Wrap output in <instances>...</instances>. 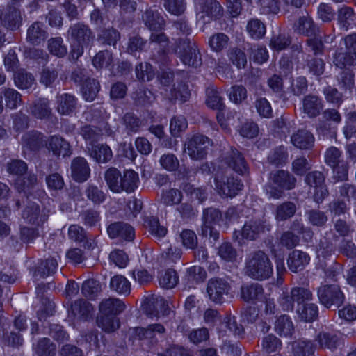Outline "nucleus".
<instances>
[{
  "label": "nucleus",
  "instance_id": "obj_1",
  "mask_svg": "<svg viewBox=\"0 0 356 356\" xmlns=\"http://www.w3.org/2000/svg\"><path fill=\"white\" fill-rule=\"evenodd\" d=\"M104 179L108 188L113 193H133L138 186L140 180L137 172L125 170L123 174L116 168H110L104 173Z\"/></svg>",
  "mask_w": 356,
  "mask_h": 356
},
{
  "label": "nucleus",
  "instance_id": "obj_2",
  "mask_svg": "<svg viewBox=\"0 0 356 356\" xmlns=\"http://www.w3.org/2000/svg\"><path fill=\"white\" fill-rule=\"evenodd\" d=\"M67 35L71 42L70 56L74 60L81 56L84 48L92 46L95 39V35L89 26L80 22L71 25Z\"/></svg>",
  "mask_w": 356,
  "mask_h": 356
},
{
  "label": "nucleus",
  "instance_id": "obj_3",
  "mask_svg": "<svg viewBox=\"0 0 356 356\" xmlns=\"http://www.w3.org/2000/svg\"><path fill=\"white\" fill-rule=\"evenodd\" d=\"M269 181L265 186V191L269 197L275 200L284 196V190H292L296 185V178L289 171L284 170L270 172Z\"/></svg>",
  "mask_w": 356,
  "mask_h": 356
},
{
  "label": "nucleus",
  "instance_id": "obj_4",
  "mask_svg": "<svg viewBox=\"0 0 356 356\" xmlns=\"http://www.w3.org/2000/svg\"><path fill=\"white\" fill-rule=\"evenodd\" d=\"M245 273L250 277L263 280L273 274V266L268 256L263 251L252 252L245 263Z\"/></svg>",
  "mask_w": 356,
  "mask_h": 356
},
{
  "label": "nucleus",
  "instance_id": "obj_5",
  "mask_svg": "<svg viewBox=\"0 0 356 356\" xmlns=\"http://www.w3.org/2000/svg\"><path fill=\"white\" fill-rule=\"evenodd\" d=\"M174 50L184 65L195 68L201 65L200 51L195 42L190 38H178L175 42Z\"/></svg>",
  "mask_w": 356,
  "mask_h": 356
},
{
  "label": "nucleus",
  "instance_id": "obj_6",
  "mask_svg": "<svg viewBox=\"0 0 356 356\" xmlns=\"http://www.w3.org/2000/svg\"><path fill=\"white\" fill-rule=\"evenodd\" d=\"M271 225L263 213H255L250 218H248L241 232L243 239L248 241H256L260 236L269 232Z\"/></svg>",
  "mask_w": 356,
  "mask_h": 356
},
{
  "label": "nucleus",
  "instance_id": "obj_7",
  "mask_svg": "<svg viewBox=\"0 0 356 356\" xmlns=\"http://www.w3.org/2000/svg\"><path fill=\"white\" fill-rule=\"evenodd\" d=\"M215 186L218 193L224 197H234L243 188L241 181L227 171L218 170L215 175Z\"/></svg>",
  "mask_w": 356,
  "mask_h": 356
},
{
  "label": "nucleus",
  "instance_id": "obj_8",
  "mask_svg": "<svg viewBox=\"0 0 356 356\" xmlns=\"http://www.w3.org/2000/svg\"><path fill=\"white\" fill-rule=\"evenodd\" d=\"M320 303L327 309L339 308L345 301V294L338 284H321L316 291Z\"/></svg>",
  "mask_w": 356,
  "mask_h": 356
},
{
  "label": "nucleus",
  "instance_id": "obj_9",
  "mask_svg": "<svg viewBox=\"0 0 356 356\" xmlns=\"http://www.w3.org/2000/svg\"><path fill=\"white\" fill-rule=\"evenodd\" d=\"M184 145L189 157L198 161L206 157L209 147L212 145V141L207 136L197 134L188 138Z\"/></svg>",
  "mask_w": 356,
  "mask_h": 356
},
{
  "label": "nucleus",
  "instance_id": "obj_10",
  "mask_svg": "<svg viewBox=\"0 0 356 356\" xmlns=\"http://www.w3.org/2000/svg\"><path fill=\"white\" fill-rule=\"evenodd\" d=\"M230 284L224 279L216 277L208 281L207 292L210 300L221 305L225 301V296L229 293Z\"/></svg>",
  "mask_w": 356,
  "mask_h": 356
},
{
  "label": "nucleus",
  "instance_id": "obj_11",
  "mask_svg": "<svg viewBox=\"0 0 356 356\" xmlns=\"http://www.w3.org/2000/svg\"><path fill=\"white\" fill-rule=\"evenodd\" d=\"M143 309L145 314L149 318H159L161 314L168 315L170 308L167 301L161 296L152 295L145 298L143 304Z\"/></svg>",
  "mask_w": 356,
  "mask_h": 356
},
{
  "label": "nucleus",
  "instance_id": "obj_12",
  "mask_svg": "<svg viewBox=\"0 0 356 356\" xmlns=\"http://www.w3.org/2000/svg\"><path fill=\"white\" fill-rule=\"evenodd\" d=\"M325 175L321 171H312L307 173L305 177V182L310 187L315 188L314 194V201L321 203L328 196L329 192L325 184Z\"/></svg>",
  "mask_w": 356,
  "mask_h": 356
},
{
  "label": "nucleus",
  "instance_id": "obj_13",
  "mask_svg": "<svg viewBox=\"0 0 356 356\" xmlns=\"http://www.w3.org/2000/svg\"><path fill=\"white\" fill-rule=\"evenodd\" d=\"M22 216L26 222L40 226L47 220L49 215L45 209L41 210L38 204L31 202L24 209Z\"/></svg>",
  "mask_w": 356,
  "mask_h": 356
},
{
  "label": "nucleus",
  "instance_id": "obj_14",
  "mask_svg": "<svg viewBox=\"0 0 356 356\" xmlns=\"http://www.w3.org/2000/svg\"><path fill=\"white\" fill-rule=\"evenodd\" d=\"M71 177L76 182L83 183L90 175V168L87 161L81 156L72 159L70 165Z\"/></svg>",
  "mask_w": 356,
  "mask_h": 356
},
{
  "label": "nucleus",
  "instance_id": "obj_15",
  "mask_svg": "<svg viewBox=\"0 0 356 356\" xmlns=\"http://www.w3.org/2000/svg\"><path fill=\"white\" fill-rule=\"evenodd\" d=\"M223 162L228 167L240 175H244L248 172L247 163L242 154L236 149L232 148L227 152Z\"/></svg>",
  "mask_w": 356,
  "mask_h": 356
},
{
  "label": "nucleus",
  "instance_id": "obj_16",
  "mask_svg": "<svg viewBox=\"0 0 356 356\" xmlns=\"http://www.w3.org/2000/svg\"><path fill=\"white\" fill-rule=\"evenodd\" d=\"M302 112L309 118H316L323 109L322 99L314 94L305 95L302 99Z\"/></svg>",
  "mask_w": 356,
  "mask_h": 356
},
{
  "label": "nucleus",
  "instance_id": "obj_17",
  "mask_svg": "<svg viewBox=\"0 0 356 356\" xmlns=\"http://www.w3.org/2000/svg\"><path fill=\"white\" fill-rule=\"evenodd\" d=\"M291 142L298 149L310 150L314 146L315 138L311 131L302 129L291 136Z\"/></svg>",
  "mask_w": 356,
  "mask_h": 356
},
{
  "label": "nucleus",
  "instance_id": "obj_18",
  "mask_svg": "<svg viewBox=\"0 0 356 356\" xmlns=\"http://www.w3.org/2000/svg\"><path fill=\"white\" fill-rule=\"evenodd\" d=\"M107 232L111 238H120L129 241H132L135 236L134 228L123 222L111 224L107 228Z\"/></svg>",
  "mask_w": 356,
  "mask_h": 356
},
{
  "label": "nucleus",
  "instance_id": "obj_19",
  "mask_svg": "<svg viewBox=\"0 0 356 356\" xmlns=\"http://www.w3.org/2000/svg\"><path fill=\"white\" fill-rule=\"evenodd\" d=\"M309 261L310 257L307 252L294 250L288 256L287 265L291 271L298 273L302 271Z\"/></svg>",
  "mask_w": 356,
  "mask_h": 356
},
{
  "label": "nucleus",
  "instance_id": "obj_20",
  "mask_svg": "<svg viewBox=\"0 0 356 356\" xmlns=\"http://www.w3.org/2000/svg\"><path fill=\"white\" fill-rule=\"evenodd\" d=\"M315 341L320 348L334 351L340 345V337L334 332L322 330L315 337Z\"/></svg>",
  "mask_w": 356,
  "mask_h": 356
},
{
  "label": "nucleus",
  "instance_id": "obj_21",
  "mask_svg": "<svg viewBox=\"0 0 356 356\" xmlns=\"http://www.w3.org/2000/svg\"><path fill=\"white\" fill-rule=\"evenodd\" d=\"M165 332V328L161 323L149 325L147 327H138L133 330V335L139 340H150L157 334H163Z\"/></svg>",
  "mask_w": 356,
  "mask_h": 356
},
{
  "label": "nucleus",
  "instance_id": "obj_22",
  "mask_svg": "<svg viewBox=\"0 0 356 356\" xmlns=\"http://www.w3.org/2000/svg\"><path fill=\"white\" fill-rule=\"evenodd\" d=\"M99 309L102 315L117 316L125 309V305L118 298H108L100 302Z\"/></svg>",
  "mask_w": 356,
  "mask_h": 356
},
{
  "label": "nucleus",
  "instance_id": "obj_23",
  "mask_svg": "<svg viewBox=\"0 0 356 356\" xmlns=\"http://www.w3.org/2000/svg\"><path fill=\"white\" fill-rule=\"evenodd\" d=\"M264 292L263 286L259 283H246L241 287V298L247 302L261 300Z\"/></svg>",
  "mask_w": 356,
  "mask_h": 356
},
{
  "label": "nucleus",
  "instance_id": "obj_24",
  "mask_svg": "<svg viewBox=\"0 0 356 356\" xmlns=\"http://www.w3.org/2000/svg\"><path fill=\"white\" fill-rule=\"evenodd\" d=\"M48 33L42 22H35L27 29L26 40L33 45H38L44 42Z\"/></svg>",
  "mask_w": 356,
  "mask_h": 356
},
{
  "label": "nucleus",
  "instance_id": "obj_25",
  "mask_svg": "<svg viewBox=\"0 0 356 356\" xmlns=\"http://www.w3.org/2000/svg\"><path fill=\"white\" fill-rule=\"evenodd\" d=\"M46 145L48 149L51 150L55 156L65 157L71 154L69 143L58 136H51L48 139Z\"/></svg>",
  "mask_w": 356,
  "mask_h": 356
},
{
  "label": "nucleus",
  "instance_id": "obj_26",
  "mask_svg": "<svg viewBox=\"0 0 356 356\" xmlns=\"http://www.w3.org/2000/svg\"><path fill=\"white\" fill-rule=\"evenodd\" d=\"M294 31L307 37L315 36L318 31L312 17L302 16L293 25Z\"/></svg>",
  "mask_w": 356,
  "mask_h": 356
},
{
  "label": "nucleus",
  "instance_id": "obj_27",
  "mask_svg": "<svg viewBox=\"0 0 356 356\" xmlns=\"http://www.w3.org/2000/svg\"><path fill=\"white\" fill-rule=\"evenodd\" d=\"M202 13L211 18H219L222 15V7L216 0H194Z\"/></svg>",
  "mask_w": 356,
  "mask_h": 356
},
{
  "label": "nucleus",
  "instance_id": "obj_28",
  "mask_svg": "<svg viewBox=\"0 0 356 356\" xmlns=\"http://www.w3.org/2000/svg\"><path fill=\"white\" fill-rule=\"evenodd\" d=\"M58 268V262L54 258H49L40 261L35 267L33 276L35 280L44 278L54 274Z\"/></svg>",
  "mask_w": 356,
  "mask_h": 356
},
{
  "label": "nucleus",
  "instance_id": "obj_29",
  "mask_svg": "<svg viewBox=\"0 0 356 356\" xmlns=\"http://www.w3.org/2000/svg\"><path fill=\"white\" fill-rule=\"evenodd\" d=\"M57 111L62 115H69L74 111L76 106V98L65 93L57 96Z\"/></svg>",
  "mask_w": 356,
  "mask_h": 356
},
{
  "label": "nucleus",
  "instance_id": "obj_30",
  "mask_svg": "<svg viewBox=\"0 0 356 356\" xmlns=\"http://www.w3.org/2000/svg\"><path fill=\"white\" fill-rule=\"evenodd\" d=\"M143 20L145 26L154 31H161L165 25L163 17L158 12L151 9L145 11L143 15Z\"/></svg>",
  "mask_w": 356,
  "mask_h": 356
},
{
  "label": "nucleus",
  "instance_id": "obj_31",
  "mask_svg": "<svg viewBox=\"0 0 356 356\" xmlns=\"http://www.w3.org/2000/svg\"><path fill=\"white\" fill-rule=\"evenodd\" d=\"M275 331L281 337H291L294 325L291 318L286 314L279 316L275 323Z\"/></svg>",
  "mask_w": 356,
  "mask_h": 356
},
{
  "label": "nucleus",
  "instance_id": "obj_32",
  "mask_svg": "<svg viewBox=\"0 0 356 356\" xmlns=\"http://www.w3.org/2000/svg\"><path fill=\"white\" fill-rule=\"evenodd\" d=\"M297 211L296 204L291 201H285L277 206L275 218L277 221H285L292 218Z\"/></svg>",
  "mask_w": 356,
  "mask_h": 356
},
{
  "label": "nucleus",
  "instance_id": "obj_33",
  "mask_svg": "<svg viewBox=\"0 0 356 356\" xmlns=\"http://www.w3.org/2000/svg\"><path fill=\"white\" fill-rule=\"evenodd\" d=\"M337 20L341 28L347 31L355 24V13L353 8L343 6L338 9Z\"/></svg>",
  "mask_w": 356,
  "mask_h": 356
},
{
  "label": "nucleus",
  "instance_id": "obj_34",
  "mask_svg": "<svg viewBox=\"0 0 356 356\" xmlns=\"http://www.w3.org/2000/svg\"><path fill=\"white\" fill-rule=\"evenodd\" d=\"M22 19L20 10L15 7H10L1 20L5 27L15 30L21 26Z\"/></svg>",
  "mask_w": 356,
  "mask_h": 356
},
{
  "label": "nucleus",
  "instance_id": "obj_35",
  "mask_svg": "<svg viewBox=\"0 0 356 356\" xmlns=\"http://www.w3.org/2000/svg\"><path fill=\"white\" fill-rule=\"evenodd\" d=\"M37 356H55L56 347L49 338H42L37 341L33 348Z\"/></svg>",
  "mask_w": 356,
  "mask_h": 356
},
{
  "label": "nucleus",
  "instance_id": "obj_36",
  "mask_svg": "<svg viewBox=\"0 0 356 356\" xmlns=\"http://www.w3.org/2000/svg\"><path fill=\"white\" fill-rule=\"evenodd\" d=\"M24 147L30 150L35 151L43 146V136L38 131H30L26 133L22 138Z\"/></svg>",
  "mask_w": 356,
  "mask_h": 356
},
{
  "label": "nucleus",
  "instance_id": "obj_37",
  "mask_svg": "<svg viewBox=\"0 0 356 356\" xmlns=\"http://www.w3.org/2000/svg\"><path fill=\"white\" fill-rule=\"evenodd\" d=\"M31 113L36 118L43 119L49 118L51 113L49 102L47 99H40L30 107Z\"/></svg>",
  "mask_w": 356,
  "mask_h": 356
},
{
  "label": "nucleus",
  "instance_id": "obj_38",
  "mask_svg": "<svg viewBox=\"0 0 356 356\" xmlns=\"http://www.w3.org/2000/svg\"><path fill=\"white\" fill-rule=\"evenodd\" d=\"M110 288L120 295L127 296L131 291V284L125 277L117 275L111 279Z\"/></svg>",
  "mask_w": 356,
  "mask_h": 356
},
{
  "label": "nucleus",
  "instance_id": "obj_39",
  "mask_svg": "<svg viewBox=\"0 0 356 356\" xmlns=\"http://www.w3.org/2000/svg\"><path fill=\"white\" fill-rule=\"evenodd\" d=\"M72 311L75 316L86 320L93 311L92 304L83 299L76 300L72 305Z\"/></svg>",
  "mask_w": 356,
  "mask_h": 356
},
{
  "label": "nucleus",
  "instance_id": "obj_40",
  "mask_svg": "<svg viewBox=\"0 0 356 356\" xmlns=\"http://www.w3.org/2000/svg\"><path fill=\"white\" fill-rule=\"evenodd\" d=\"M297 313L302 321L312 322L318 317V307L314 303L304 304L298 307Z\"/></svg>",
  "mask_w": 356,
  "mask_h": 356
},
{
  "label": "nucleus",
  "instance_id": "obj_41",
  "mask_svg": "<svg viewBox=\"0 0 356 356\" xmlns=\"http://www.w3.org/2000/svg\"><path fill=\"white\" fill-rule=\"evenodd\" d=\"M293 356H312L314 353V346L312 341L298 340L292 345Z\"/></svg>",
  "mask_w": 356,
  "mask_h": 356
},
{
  "label": "nucleus",
  "instance_id": "obj_42",
  "mask_svg": "<svg viewBox=\"0 0 356 356\" xmlns=\"http://www.w3.org/2000/svg\"><path fill=\"white\" fill-rule=\"evenodd\" d=\"M101 291V284L95 280L88 279L82 284L81 293L89 300L95 299Z\"/></svg>",
  "mask_w": 356,
  "mask_h": 356
},
{
  "label": "nucleus",
  "instance_id": "obj_43",
  "mask_svg": "<svg viewBox=\"0 0 356 356\" xmlns=\"http://www.w3.org/2000/svg\"><path fill=\"white\" fill-rule=\"evenodd\" d=\"M90 156L99 163H106L111 160L113 153L106 145H97L92 147Z\"/></svg>",
  "mask_w": 356,
  "mask_h": 356
},
{
  "label": "nucleus",
  "instance_id": "obj_44",
  "mask_svg": "<svg viewBox=\"0 0 356 356\" xmlns=\"http://www.w3.org/2000/svg\"><path fill=\"white\" fill-rule=\"evenodd\" d=\"M2 94L6 108L15 109L22 104L21 94L13 88H4Z\"/></svg>",
  "mask_w": 356,
  "mask_h": 356
},
{
  "label": "nucleus",
  "instance_id": "obj_45",
  "mask_svg": "<svg viewBox=\"0 0 356 356\" xmlns=\"http://www.w3.org/2000/svg\"><path fill=\"white\" fill-rule=\"evenodd\" d=\"M97 325L106 332H112L120 327V321L117 316L102 315L97 318Z\"/></svg>",
  "mask_w": 356,
  "mask_h": 356
},
{
  "label": "nucleus",
  "instance_id": "obj_46",
  "mask_svg": "<svg viewBox=\"0 0 356 356\" xmlns=\"http://www.w3.org/2000/svg\"><path fill=\"white\" fill-rule=\"evenodd\" d=\"M14 81L19 89H29L35 83V78L32 74L20 70L14 74Z\"/></svg>",
  "mask_w": 356,
  "mask_h": 356
},
{
  "label": "nucleus",
  "instance_id": "obj_47",
  "mask_svg": "<svg viewBox=\"0 0 356 356\" xmlns=\"http://www.w3.org/2000/svg\"><path fill=\"white\" fill-rule=\"evenodd\" d=\"M113 54L108 50L99 51L92 59V64L97 70L108 68L113 65Z\"/></svg>",
  "mask_w": 356,
  "mask_h": 356
},
{
  "label": "nucleus",
  "instance_id": "obj_48",
  "mask_svg": "<svg viewBox=\"0 0 356 356\" xmlns=\"http://www.w3.org/2000/svg\"><path fill=\"white\" fill-rule=\"evenodd\" d=\"M99 83L95 79L88 78L82 84L81 90L84 98L92 101L99 90Z\"/></svg>",
  "mask_w": 356,
  "mask_h": 356
},
{
  "label": "nucleus",
  "instance_id": "obj_49",
  "mask_svg": "<svg viewBox=\"0 0 356 356\" xmlns=\"http://www.w3.org/2000/svg\"><path fill=\"white\" fill-rule=\"evenodd\" d=\"M305 216L309 224L314 227H324L328 221L326 213L319 209H309L306 211Z\"/></svg>",
  "mask_w": 356,
  "mask_h": 356
},
{
  "label": "nucleus",
  "instance_id": "obj_50",
  "mask_svg": "<svg viewBox=\"0 0 356 356\" xmlns=\"http://www.w3.org/2000/svg\"><path fill=\"white\" fill-rule=\"evenodd\" d=\"M229 37L223 33H217L211 35L209 40L210 48L216 52H220L228 47Z\"/></svg>",
  "mask_w": 356,
  "mask_h": 356
},
{
  "label": "nucleus",
  "instance_id": "obj_51",
  "mask_svg": "<svg viewBox=\"0 0 356 356\" xmlns=\"http://www.w3.org/2000/svg\"><path fill=\"white\" fill-rule=\"evenodd\" d=\"M120 39V33L113 28L103 29L98 35V40L106 45L115 47L117 42Z\"/></svg>",
  "mask_w": 356,
  "mask_h": 356
},
{
  "label": "nucleus",
  "instance_id": "obj_52",
  "mask_svg": "<svg viewBox=\"0 0 356 356\" xmlns=\"http://www.w3.org/2000/svg\"><path fill=\"white\" fill-rule=\"evenodd\" d=\"M292 297L295 299L298 307H300L305 302L311 301L313 299V293L309 288L296 286L292 289Z\"/></svg>",
  "mask_w": 356,
  "mask_h": 356
},
{
  "label": "nucleus",
  "instance_id": "obj_53",
  "mask_svg": "<svg viewBox=\"0 0 356 356\" xmlns=\"http://www.w3.org/2000/svg\"><path fill=\"white\" fill-rule=\"evenodd\" d=\"M207 105L213 109L219 111H222L225 106L222 102V98L220 96L219 92L213 88H208L207 90Z\"/></svg>",
  "mask_w": 356,
  "mask_h": 356
},
{
  "label": "nucleus",
  "instance_id": "obj_54",
  "mask_svg": "<svg viewBox=\"0 0 356 356\" xmlns=\"http://www.w3.org/2000/svg\"><path fill=\"white\" fill-rule=\"evenodd\" d=\"M261 348L266 353H275L281 349L282 342L277 337L270 334L262 339Z\"/></svg>",
  "mask_w": 356,
  "mask_h": 356
},
{
  "label": "nucleus",
  "instance_id": "obj_55",
  "mask_svg": "<svg viewBox=\"0 0 356 356\" xmlns=\"http://www.w3.org/2000/svg\"><path fill=\"white\" fill-rule=\"evenodd\" d=\"M218 254L222 260L227 262L235 261L238 255L236 248L229 242L223 243L220 245Z\"/></svg>",
  "mask_w": 356,
  "mask_h": 356
},
{
  "label": "nucleus",
  "instance_id": "obj_56",
  "mask_svg": "<svg viewBox=\"0 0 356 356\" xmlns=\"http://www.w3.org/2000/svg\"><path fill=\"white\" fill-rule=\"evenodd\" d=\"M48 49L52 54L60 58L64 57L67 52V49L63 44V40L61 37L49 39L48 40Z\"/></svg>",
  "mask_w": 356,
  "mask_h": 356
},
{
  "label": "nucleus",
  "instance_id": "obj_57",
  "mask_svg": "<svg viewBox=\"0 0 356 356\" xmlns=\"http://www.w3.org/2000/svg\"><path fill=\"white\" fill-rule=\"evenodd\" d=\"M135 71L138 79L143 81H149L155 76L154 69L148 63H139L136 66Z\"/></svg>",
  "mask_w": 356,
  "mask_h": 356
},
{
  "label": "nucleus",
  "instance_id": "obj_58",
  "mask_svg": "<svg viewBox=\"0 0 356 356\" xmlns=\"http://www.w3.org/2000/svg\"><path fill=\"white\" fill-rule=\"evenodd\" d=\"M145 222L149 232L154 237L161 238L164 237L167 234V229L164 226H161L159 220L154 217L148 218Z\"/></svg>",
  "mask_w": 356,
  "mask_h": 356
},
{
  "label": "nucleus",
  "instance_id": "obj_59",
  "mask_svg": "<svg viewBox=\"0 0 356 356\" xmlns=\"http://www.w3.org/2000/svg\"><path fill=\"white\" fill-rule=\"evenodd\" d=\"M178 280L177 272L172 269H168L161 275L159 284L164 289H172L177 285Z\"/></svg>",
  "mask_w": 356,
  "mask_h": 356
},
{
  "label": "nucleus",
  "instance_id": "obj_60",
  "mask_svg": "<svg viewBox=\"0 0 356 356\" xmlns=\"http://www.w3.org/2000/svg\"><path fill=\"white\" fill-rule=\"evenodd\" d=\"M325 161L330 167L345 161L342 151L336 147H329L325 153Z\"/></svg>",
  "mask_w": 356,
  "mask_h": 356
},
{
  "label": "nucleus",
  "instance_id": "obj_61",
  "mask_svg": "<svg viewBox=\"0 0 356 356\" xmlns=\"http://www.w3.org/2000/svg\"><path fill=\"white\" fill-rule=\"evenodd\" d=\"M247 31L252 38L259 39L264 35L266 27L260 20L252 19L247 24Z\"/></svg>",
  "mask_w": 356,
  "mask_h": 356
},
{
  "label": "nucleus",
  "instance_id": "obj_62",
  "mask_svg": "<svg viewBox=\"0 0 356 356\" xmlns=\"http://www.w3.org/2000/svg\"><path fill=\"white\" fill-rule=\"evenodd\" d=\"M183 197L181 191L176 188H170L163 192L161 200L165 205H175L181 202Z\"/></svg>",
  "mask_w": 356,
  "mask_h": 356
},
{
  "label": "nucleus",
  "instance_id": "obj_63",
  "mask_svg": "<svg viewBox=\"0 0 356 356\" xmlns=\"http://www.w3.org/2000/svg\"><path fill=\"white\" fill-rule=\"evenodd\" d=\"M122 121L128 134L136 133L141 125L140 120L132 113L124 114Z\"/></svg>",
  "mask_w": 356,
  "mask_h": 356
},
{
  "label": "nucleus",
  "instance_id": "obj_64",
  "mask_svg": "<svg viewBox=\"0 0 356 356\" xmlns=\"http://www.w3.org/2000/svg\"><path fill=\"white\" fill-rule=\"evenodd\" d=\"M188 127L186 119L181 115L172 118L170 124V131L172 136L178 137Z\"/></svg>",
  "mask_w": 356,
  "mask_h": 356
}]
</instances>
